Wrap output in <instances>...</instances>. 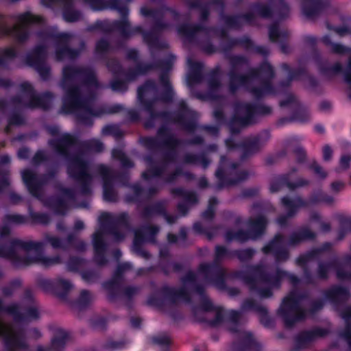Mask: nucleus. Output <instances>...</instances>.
Returning <instances> with one entry per match:
<instances>
[{
  "instance_id": "1",
  "label": "nucleus",
  "mask_w": 351,
  "mask_h": 351,
  "mask_svg": "<svg viewBox=\"0 0 351 351\" xmlns=\"http://www.w3.org/2000/svg\"><path fill=\"white\" fill-rule=\"evenodd\" d=\"M0 335L7 336L10 339L16 340L19 337L17 334L13 330V329L8 325H5L0 322Z\"/></svg>"
},
{
  "instance_id": "2",
  "label": "nucleus",
  "mask_w": 351,
  "mask_h": 351,
  "mask_svg": "<svg viewBox=\"0 0 351 351\" xmlns=\"http://www.w3.org/2000/svg\"><path fill=\"white\" fill-rule=\"evenodd\" d=\"M40 18L31 14H27L23 16L22 21L25 23L39 22Z\"/></svg>"
},
{
  "instance_id": "3",
  "label": "nucleus",
  "mask_w": 351,
  "mask_h": 351,
  "mask_svg": "<svg viewBox=\"0 0 351 351\" xmlns=\"http://www.w3.org/2000/svg\"><path fill=\"white\" fill-rule=\"evenodd\" d=\"M351 162V156L350 155H345L342 156L341 159V165L342 168H347Z\"/></svg>"
},
{
  "instance_id": "4",
  "label": "nucleus",
  "mask_w": 351,
  "mask_h": 351,
  "mask_svg": "<svg viewBox=\"0 0 351 351\" xmlns=\"http://www.w3.org/2000/svg\"><path fill=\"white\" fill-rule=\"evenodd\" d=\"M22 176L24 182L27 184L29 183L32 178V173L29 170H25L22 172Z\"/></svg>"
},
{
  "instance_id": "5",
  "label": "nucleus",
  "mask_w": 351,
  "mask_h": 351,
  "mask_svg": "<svg viewBox=\"0 0 351 351\" xmlns=\"http://www.w3.org/2000/svg\"><path fill=\"white\" fill-rule=\"evenodd\" d=\"M332 151L330 148L328 146H326L323 149V156L325 160H328L331 156Z\"/></svg>"
},
{
  "instance_id": "6",
  "label": "nucleus",
  "mask_w": 351,
  "mask_h": 351,
  "mask_svg": "<svg viewBox=\"0 0 351 351\" xmlns=\"http://www.w3.org/2000/svg\"><path fill=\"white\" fill-rule=\"evenodd\" d=\"M313 169L320 176V177H324L326 176V173L324 171L321 169V168L317 165H313Z\"/></svg>"
},
{
  "instance_id": "7",
  "label": "nucleus",
  "mask_w": 351,
  "mask_h": 351,
  "mask_svg": "<svg viewBox=\"0 0 351 351\" xmlns=\"http://www.w3.org/2000/svg\"><path fill=\"white\" fill-rule=\"evenodd\" d=\"M344 186V184L343 183H341V182H336V183H334L332 184V188L334 189H343Z\"/></svg>"
},
{
  "instance_id": "8",
  "label": "nucleus",
  "mask_w": 351,
  "mask_h": 351,
  "mask_svg": "<svg viewBox=\"0 0 351 351\" xmlns=\"http://www.w3.org/2000/svg\"><path fill=\"white\" fill-rule=\"evenodd\" d=\"M283 202L285 204H287L289 205V201L287 199H283Z\"/></svg>"
},
{
  "instance_id": "9",
  "label": "nucleus",
  "mask_w": 351,
  "mask_h": 351,
  "mask_svg": "<svg viewBox=\"0 0 351 351\" xmlns=\"http://www.w3.org/2000/svg\"><path fill=\"white\" fill-rule=\"evenodd\" d=\"M21 152H20L19 154L21 157Z\"/></svg>"
}]
</instances>
